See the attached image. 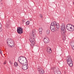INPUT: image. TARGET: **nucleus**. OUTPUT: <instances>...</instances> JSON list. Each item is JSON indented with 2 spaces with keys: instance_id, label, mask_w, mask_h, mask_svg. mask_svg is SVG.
Here are the masks:
<instances>
[{
  "instance_id": "f257e3e1",
  "label": "nucleus",
  "mask_w": 74,
  "mask_h": 74,
  "mask_svg": "<svg viewBox=\"0 0 74 74\" xmlns=\"http://www.w3.org/2000/svg\"><path fill=\"white\" fill-rule=\"evenodd\" d=\"M18 60L19 63L22 65H23V64L25 63H26L25 61L26 60V58L23 56L19 57Z\"/></svg>"
},
{
  "instance_id": "f03ea898",
  "label": "nucleus",
  "mask_w": 74,
  "mask_h": 74,
  "mask_svg": "<svg viewBox=\"0 0 74 74\" xmlns=\"http://www.w3.org/2000/svg\"><path fill=\"white\" fill-rule=\"evenodd\" d=\"M7 44L9 47H13L14 46V41L11 39H8L6 41Z\"/></svg>"
},
{
  "instance_id": "7ed1b4c3",
  "label": "nucleus",
  "mask_w": 74,
  "mask_h": 74,
  "mask_svg": "<svg viewBox=\"0 0 74 74\" xmlns=\"http://www.w3.org/2000/svg\"><path fill=\"white\" fill-rule=\"evenodd\" d=\"M66 62L67 64H68L70 67H72L73 66V62L72 60H71V56H67V58H66Z\"/></svg>"
},
{
  "instance_id": "20e7f679",
  "label": "nucleus",
  "mask_w": 74,
  "mask_h": 74,
  "mask_svg": "<svg viewBox=\"0 0 74 74\" xmlns=\"http://www.w3.org/2000/svg\"><path fill=\"white\" fill-rule=\"evenodd\" d=\"M32 34L33 35V37L32 38L30 39L29 40V41L32 44H31V46L32 45V46H34V45L35 44V42H36V41H35V40L34 39V32H33Z\"/></svg>"
},
{
  "instance_id": "39448f33",
  "label": "nucleus",
  "mask_w": 74,
  "mask_h": 74,
  "mask_svg": "<svg viewBox=\"0 0 74 74\" xmlns=\"http://www.w3.org/2000/svg\"><path fill=\"white\" fill-rule=\"evenodd\" d=\"M53 69L54 73L55 74H60V70H59V68L54 67L53 69L52 68H51V70Z\"/></svg>"
},
{
  "instance_id": "423d86ee",
  "label": "nucleus",
  "mask_w": 74,
  "mask_h": 74,
  "mask_svg": "<svg viewBox=\"0 0 74 74\" xmlns=\"http://www.w3.org/2000/svg\"><path fill=\"white\" fill-rule=\"evenodd\" d=\"M61 33H63L64 34V33L66 32L65 29H66V27L65 26V25L63 23L62 25L61 26Z\"/></svg>"
},
{
  "instance_id": "0eeeda50",
  "label": "nucleus",
  "mask_w": 74,
  "mask_h": 74,
  "mask_svg": "<svg viewBox=\"0 0 74 74\" xmlns=\"http://www.w3.org/2000/svg\"><path fill=\"white\" fill-rule=\"evenodd\" d=\"M23 28H21L20 27H18L17 28V32L18 33V34H21L22 33H23Z\"/></svg>"
},
{
  "instance_id": "6e6552de",
  "label": "nucleus",
  "mask_w": 74,
  "mask_h": 74,
  "mask_svg": "<svg viewBox=\"0 0 74 74\" xmlns=\"http://www.w3.org/2000/svg\"><path fill=\"white\" fill-rule=\"evenodd\" d=\"M22 66V69L24 70H26L28 69V65L25 63V64H23Z\"/></svg>"
},
{
  "instance_id": "1a4fd4ad",
  "label": "nucleus",
  "mask_w": 74,
  "mask_h": 74,
  "mask_svg": "<svg viewBox=\"0 0 74 74\" xmlns=\"http://www.w3.org/2000/svg\"><path fill=\"white\" fill-rule=\"evenodd\" d=\"M50 29L52 32H55V27L54 26H53V25H50Z\"/></svg>"
},
{
  "instance_id": "9d476101",
  "label": "nucleus",
  "mask_w": 74,
  "mask_h": 74,
  "mask_svg": "<svg viewBox=\"0 0 74 74\" xmlns=\"http://www.w3.org/2000/svg\"><path fill=\"white\" fill-rule=\"evenodd\" d=\"M71 26H72V25L71 24H67L66 25V29L68 31H70V29H71Z\"/></svg>"
},
{
  "instance_id": "9b49d317",
  "label": "nucleus",
  "mask_w": 74,
  "mask_h": 74,
  "mask_svg": "<svg viewBox=\"0 0 74 74\" xmlns=\"http://www.w3.org/2000/svg\"><path fill=\"white\" fill-rule=\"evenodd\" d=\"M43 41L45 43H47L49 42V40L48 38H45L43 40Z\"/></svg>"
},
{
  "instance_id": "f8f14e48",
  "label": "nucleus",
  "mask_w": 74,
  "mask_h": 74,
  "mask_svg": "<svg viewBox=\"0 0 74 74\" xmlns=\"http://www.w3.org/2000/svg\"><path fill=\"white\" fill-rule=\"evenodd\" d=\"M38 69V71H39V73L41 74H43L44 73V71L42 69Z\"/></svg>"
},
{
  "instance_id": "ddd939ff",
  "label": "nucleus",
  "mask_w": 74,
  "mask_h": 74,
  "mask_svg": "<svg viewBox=\"0 0 74 74\" xmlns=\"http://www.w3.org/2000/svg\"><path fill=\"white\" fill-rule=\"evenodd\" d=\"M11 26V25L10 24V23H7L6 24V28L8 29H9L10 27Z\"/></svg>"
},
{
  "instance_id": "4468645a",
  "label": "nucleus",
  "mask_w": 74,
  "mask_h": 74,
  "mask_svg": "<svg viewBox=\"0 0 74 74\" xmlns=\"http://www.w3.org/2000/svg\"><path fill=\"white\" fill-rule=\"evenodd\" d=\"M70 44L72 47L73 46H74V40L71 41H70Z\"/></svg>"
},
{
  "instance_id": "2eb2a0df",
  "label": "nucleus",
  "mask_w": 74,
  "mask_h": 74,
  "mask_svg": "<svg viewBox=\"0 0 74 74\" xmlns=\"http://www.w3.org/2000/svg\"><path fill=\"white\" fill-rule=\"evenodd\" d=\"M54 26H55L58 29L59 28V27H60V26L59 25V24L58 23H57L56 22V23L55 24V25Z\"/></svg>"
},
{
  "instance_id": "dca6fc26",
  "label": "nucleus",
  "mask_w": 74,
  "mask_h": 74,
  "mask_svg": "<svg viewBox=\"0 0 74 74\" xmlns=\"http://www.w3.org/2000/svg\"><path fill=\"white\" fill-rule=\"evenodd\" d=\"M73 27H71V28L70 29V30L69 31L73 32V31H74V25H73Z\"/></svg>"
},
{
  "instance_id": "f3484780",
  "label": "nucleus",
  "mask_w": 74,
  "mask_h": 74,
  "mask_svg": "<svg viewBox=\"0 0 74 74\" xmlns=\"http://www.w3.org/2000/svg\"><path fill=\"white\" fill-rule=\"evenodd\" d=\"M56 23V22L54 21L53 22H52L51 23V25H52L53 26H55Z\"/></svg>"
},
{
  "instance_id": "a211bd4d",
  "label": "nucleus",
  "mask_w": 74,
  "mask_h": 74,
  "mask_svg": "<svg viewBox=\"0 0 74 74\" xmlns=\"http://www.w3.org/2000/svg\"><path fill=\"white\" fill-rule=\"evenodd\" d=\"M39 32H41L42 30V27H40L38 29Z\"/></svg>"
},
{
  "instance_id": "6ab92c4d",
  "label": "nucleus",
  "mask_w": 74,
  "mask_h": 74,
  "mask_svg": "<svg viewBox=\"0 0 74 74\" xmlns=\"http://www.w3.org/2000/svg\"><path fill=\"white\" fill-rule=\"evenodd\" d=\"M25 24H26V25H29V24H30V21H27L25 23Z\"/></svg>"
},
{
  "instance_id": "aec40b11",
  "label": "nucleus",
  "mask_w": 74,
  "mask_h": 74,
  "mask_svg": "<svg viewBox=\"0 0 74 74\" xmlns=\"http://www.w3.org/2000/svg\"><path fill=\"white\" fill-rule=\"evenodd\" d=\"M14 65L15 66H16V67H17V66H18V63H16V62H14Z\"/></svg>"
},
{
  "instance_id": "412c9836",
  "label": "nucleus",
  "mask_w": 74,
  "mask_h": 74,
  "mask_svg": "<svg viewBox=\"0 0 74 74\" xmlns=\"http://www.w3.org/2000/svg\"><path fill=\"white\" fill-rule=\"evenodd\" d=\"M46 33L47 34H49V33H50V31H49V30H47L46 31Z\"/></svg>"
},
{
  "instance_id": "4be33fe9",
  "label": "nucleus",
  "mask_w": 74,
  "mask_h": 74,
  "mask_svg": "<svg viewBox=\"0 0 74 74\" xmlns=\"http://www.w3.org/2000/svg\"><path fill=\"white\" fill-rule=\"evenodd\" d=\"M47 51L48 53H51V52H52V50H51V49L50 50H49Z\"/></svg>"
},
{
  "instance_id": "5701e85b",
  "label": "nucleus",
  "mask_w": 74,
  "mask_h": 74,
  "mask_svg": "<svg viewBox=\"0 0 74 74\" xmlns=\"http://www.w3.org/2000/svg\"><path fill=\"white\" fill-rule=\"evenodd\" d=\"M47 51L49 50H51V48L50 47H47Z\"/></svg>"
},
{
  "instance_id": "b1692460",
  "label": "nucleus",
  "mask_w": 74,
  "mask_h": 74,
  "mask_svg": "<svg viewBox=\"0 0 74 74\" xmlns=\"http://www.w3.org/2000/svg\"><path fill=\"white\" fill-rule=\"evenodd\" d=\"M40 18H42V14H40Z\"/></svg>"
},
{
  "instance_id": "393cba45",
  "label": "nucleus",
  "mask_w": 74,
  "mask_h": 74,
  "mask_svg": "<svg viewBox=\"0 0 74 74\" xmlns=\"http://www.w3.org/2000/svg\"><path fill=\"white\" fill-rule=\"evenodd\" d=\"M1 27H2V25L1 23H0V28H1Z\"/></svg>"
},
{
  "instance_id": "a878e982",
  "label": "nucleus",
  "mask_w": 74,
  "mask_h": 74,
  "mask_svg": "<svg viewBox=\"0 0 74 74\" xmlns=\"http://www.w3.org/2000/svg\"><path fill=\"white\" fill-rule=\"evenodd\" d=\"M7 62L6 61H5L3 63V64H6V62Z\"/></svg>"
},
{
  "instance_id": "bb28decb",
  "label": "nucleus",
  "mask_w": 74,
  "mask_h": 74,
  "mask_svg": "<svg viewBox=\"0 0 74 74\" xmlns=\"http://www.w3.org/2000/svg\"><path fill=\"white\" fill-rule=\"evenodd\" d=\"M2 30H3V29L1 28H0V32H2Z\"/></svg>"
},
{
  "instance_id": "cd10ccee",
  "label": "nucleus",
  "mask_w": 74,
  "mask_h": 74,
  "mask_svg": "<svg viewBox=\"0 0 74 74\" xmlns=\"http://www.w3.org/2000/svg\"><path fill=\"white\" fill-rule=\"evenodd\" d=\"M9 63H10V64H12V62H11V61H9Z\"/></svg>"
},
{
  "instance_id": "c85d7f7f",
  "label": "nucleus",
  "mask_w": 74,
  "mask_h": 74,
  "mask_svg": "<svg viewBox=\"0 0 74 74\" xmlns=\"http://www.w3.org/2000/svg\"><path fill=\"white\" fill-rule=\"evenodd\" d=\"M0 53H1V54H2V51H1V50H0Z\"/></svg>"
},
{
  "instance_id": "c756f323",
  "label": "nucleus",
  "mask_w": 74,
  "mask_h": 74,
  "mask_svg": "<svg viewBox=\"0 0 74 74\" xmlns=\"http://www.w3.org/2000/svg\"><path fill=\"white\" fill-rule=\"evenodd\" d=\"M23 22H25V20H23Z\"/></svg>"
},
{
  "instance_id": "7c9ffc66",
  "label": "nucleus",
  "mask_w": 74,
  "mask_h": 74,
  "mask_svg": "<svg viewBox=\"0 0 74 74\" xmlns=\"http://www.w3.org/2000/svg\"><path fill=\"white\" fill-rule=\"evenodd\" d=\"M2 1V0H0V2H1Z\"/></svg>"
},
{
  "instance_id": "2f4dec72",
  "label": "nucleus",
  "mask_w": 74,
  "mask_h": 74,
  "mask_svg": "<svg viewBox=\"0 0 74 74\" xmlns=\"http://www.w3.org/2000/svg\"><path fill=\"white\" fill-rule=\"evenodd\" d=\"M1 5H2V4H3V3H1Z\"/></svg>"
},
{
  "instance_id": "473e14b6",
  "label": "nucleus",
  "mask_w": 74,
  "mask_h": 74,
  "mask_svg": "<svg viewBox=\"0 0 74 74\" xmlns=\"http://www.w3.org/2000/svg\"><path fill=\"white\" fill-rule=\"evenodd\" d=\"M73 4L74 5V2H73Z\"/></svg>"
}]
</instances>
